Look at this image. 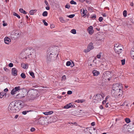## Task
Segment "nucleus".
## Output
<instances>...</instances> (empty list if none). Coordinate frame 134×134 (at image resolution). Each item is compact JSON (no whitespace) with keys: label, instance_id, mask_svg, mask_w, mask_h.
<instances>
[{"label":"nucleus","instance_id":"1","mask_svg":"<svg viewBox=\"0 0 134 134\" xmlns=\"http://www.w3.org/2000/svg\"><path fill=\"white\" fill-rule=\"evenodd\" d=\"M23 107L21 102L14 100L10 104L8 110L10 113H16L19 111Z\"/></svg>","mask_w":134,"mask_h":134},{"label":"nucleus","instance_id":"2","mask_svg":"<svg viewBox=\"0 0 134 134\" xmlns=\"http://www.w3.org/2000/svg\"><path fill=\"white\" fill-rule=\"evenodd\" d=\"M38 93V92L37 90H29L27 93L26 99L29 100H34L39 96Z\"/></svg>","mask_w":134,"mask_h":134},{"label":"nucleus","instance_id":"3","mask_svg":"<svg viewBox=\"0 0 134 134\" xmlns=\"http://www.w3.org/2000/svg\"><path fill=\"white\" fill-rule=\"evenodd\" d=\"M34 51V49L32 48L25 49L23 50L22 52L20 54L21 56H22L24 58L27 59V57L31 59L32 56L31 55H32L31 53V52Z\"/></svg>","mask_w":134,"mask_h":134},{"label":"nucleus","instance_id":"4","mask_svg":"<svg viewBox=\"0 0 134 134\" xmlns=\"http://www.w3.org/2000/svg\"><path fill=\"white\" fill-rule=\"evenodd\" d=\"M122 84L118 83H115L114 85L112 87V89L111 92L112 96H114L116 94V93L117 90L119 91L122 90Z\"/></svg>","mask_w":134,"mask_h":134},{"label":"nucleus","instance_id":"5","mask_svg":"<svg viewBox=\"0 0 134 134\" xmlns=\"http://www.w3.org/2000/svg\"><path fill=\"white\" fill-rule=\"evenodd\" d=\"M48 53H52V54H55L58 56L59 54L58 47L56 46H54L51 47L49 51H48Z\"/></svg>","mask_w":134,"mask_h":134},{"label":"nucleus","instance_id":"6","mask_svg":"<svg viewBox=\"0 0 134 134\" xmlns=\"http://www.w3.org/2000/svg\"><path fill=\"white\" fill-rule=\"evenodd\" d=\"M55 54H52V53H48L47 56V60L48 62L52 61L55 60L57 57Z\"/></svg>","mask_w":134,"mask_h":134},{"label":"nucleus","instance_id":"7","mask_svg":"<svg viewBox=\"0 0 134 134\" xmlns=\"http://www.w3.org/2000/svg\"><path fill=\"white\" fill-rule=\"evenodd\" d=\"M39 122L42 125H46L48 123V120L46 117H41L39 119Z\"/></svg>","mask_w":134,"mask_h":134},{"label":"nucleus","instance_id":"8","mask_svg":"<svg viewBox=\"0 0 134 134\" xmlns=\"http://www.w3.org/2000/svg\"><path fill=\"white\" fill-rule=\"evenodd\" d=\"M123 47L121 44H116L114 46V50L116 53L118 54L121 52L122 48Z\"/></svg>","mask_w":134,"mask_h":134},{"label":"nucleus","instance_id":"9","mask_svg":"<svg viewBox=\"0 0 134 134\" xmlns=\"http://www.w3.org/2000/svg\"><path fill=\"white\" fill-rule=\"evenodd\" d=\"M111 72L109 71H106L103 73V76H102L105 80L108 79V80H110V78L111 76Z\"/></svg>","mask_w":134,"mask_h":134},{"label":"nucleus","instance_id":"10","mask_svg":"<svg viewBox=\"0 0 134 134\" xmlns=\"http://www.w3.org/2000/svg\"><path fill=\"white\" fill-rule=\"evenodd\" d=\"M131 129L129 125L125 124L123 127L122 131L124 132L129 133L130 132Z\"/></svg>","mask_w":134,"mask_h":134},{"label":"nucleus","instance_id":"11","mask_svg":"<svg viewBox=\"0 0 134 134\" xmlns=\"http://www.w3.org/2000/svg\"><path fill=\"white\" fill-rule=\"evenodd\" d=\"M93 98L94 99L97 100L98 102H99L102 100L103 97L101 94H99L94 96Z\"/></svg>","mask_w":134,"mask_h":134},{"label":"nucleus","instance_id":"12","mask_svg":"<svg viewBox=\"0 0 134 134\" xmlns=\"http://www.w3.org/2000/svg\"><path fill=\"white\" fill-rule=\"evenodd\" d=\"M116 92V94L114 95V96H113L115 98H117L120 97L122 96L123 94L122 90H117Z\"/></svg>","mask_w":134,"mask_h":134},{"label":"nucleus","instance_id":"13","mask_svg":"<svg viewBox=\"0 0 134 134\" xmlns=\"http://www.w3.org/2000/svg\"><path fill=\"white\" fill-rule=\"evenodd\" d=\"M21 88L20 86L16 87H15L11 91V94L12 95L15 94L17 91H19L20 90Z\"/></svg>","mask_w":134,"mask_h":134},{"label":"nucleus","instance_id":"14","mask_svg":"<svg viewBox=\"0 0 134 134\" xmlns=\"http://www.w3.org/2000/svg\"><path fill=\"white\" fill-rule=\"evenodd\" d=\"M80 12L81 14H83L82 15V17L85 18L86 15L87 13V10L86 9H83L82 10L81 9L80 10Z\"/></svg>","mask_w":134,"mask_h":134},{"label":"nucleus","instance_id":"15","mask_svg":"<svg viewBox=\"0 0 134 134\" xmlns=\"http://www.w3.org/2000/svg\"><path fill=\"white\" fill-rule=\"evenodd\" d=\"M5 43L7 44H9L11 41V39L8 37H5L4 38Z\"/></svg>","mask_w":134,"mask_h":134},{"label":"nucleus","instance_id":"16","mask_svg":"<svg viewBox=\"0 0 134 134\" xmlns=\"http://www.w3.org/2000/svg\"><path fill=\"white\" fill-rule=\"evenodd\" d=\"M17 70L15 68H13L12 70V73L13 75L14 76H16L17 75Z\"/></svg>","mask_w":134,"mask_h":134},{"label":"nucleus","instance_id":"17","mask_svg":"<svg viewBox=\"0 0 134 134\" xmlns=\"http://www.w3.org/2000/svg\"><path fill=\"white\" fill-rule=\"evenodd\" d=\"M25 97V95L22 93L21 92L17 94L16 96V97L17 98H21Z\"/></svg>","mask_w":134,"mask_h":134},{"label":"nucleus","instance_id":"18","mask_svg":"<svg viewBox=\"0 0 134 134\" xmlns=\"http://www.w3.org/2000/svg\"><path fill=\"white\" fill-rule=\"evenodd\" d=\"M87 31L89 32V34H92L94 32V30L93 29V27L92 26H89L87 29Z\"/></svg>","mask_w":134,"mask_h":134},{"label":"nucleus","instance_id":"19","mask_svg":"<svg viewBox=\"0 0 134 134\" xmlns=\"http://www.w3.org/2000/svg\"><path fill=\"white\" fill-rule=\"evenodd\" d=\"M87 48L88 49L89 51H90L91 49H93L94 48V47L93 43H90L88 45Z\"/></svg>","mask_w":134,"mask_h":134},{"label":"nucleus","instance_id":"20","mask_svg":"<svg viewBox=\"0 0 134 134\" xmlns=\"http://www.w3.org/2000/svg\"><path fill=\"white\" fill-rule=\"evenodd\" d=\"M94 76H97L99 74V71L96 70H94L92 71Z\"/></svg>","mask_w":134,"mask_h":134},{"label":"nucleus","instance_id":"21","mask_svg":"<svg viewBox=\"0 0 134 134\" xmlns=\"http://www.w3.org/2000/svg\"><path fill=\"white\" fill-rule=\"evenodd\" d=\"M17 34H11V37L12 39H16L18 37L16 35Z\"/></svg>","mask_w":134,"mask_h":134},{"label":"nucleus","instance_id":"22","mask_svg":"<svg viewBox=\"0 0 134 134\" xmlns=\"http://www.w3.org/2000/svg\"><path fill=\"white\" fill-rule=\"evenodd\" d=\"M71 106H72L71 103H69L68 104H67L65 106L64 108L65 109H68L71 107Z\"/></svg>","mask_w":134,"mask_h":134},{"label":"nucleus","instance_id":"23","mask_svg":"<svg viewBox=\"0 0 134 134\" xmlns=\"http://www.w3.org/2000/svg\"><path fill=\"white\" fill-rule=\"evenodd\" d=\"M53 113V112L52 111H47L43 112V113L45 115H48L51 114Z\"/></svg>","mask_w":134,"mask_h":134},{"label":"nucleus","instance_id":"24","mask_svg":"<svg viewBox=\"0 0 134 134\" xmlns=\"http://www.w3.org/2000/svg\"><path fill=\"white\" fill-rule=\"evenodd\" d=\"M37 11L36 9L31 10L30 11L29 13L31 15H32L34 14V13H36Z\"/></svg>","mask_w":134,"mask_h":134},{"label":"nucleus","instance_id":"25","mask_svg":"<svg viewBox=\"0 0 134 134\" xmlns=\"http://www.w3.org/2000/svg\"><path fill=\"white\" fill-rule=\"evenodd\" d=\"M6 93H4V92H0V98H2L5 95L6 96Z\"/></svg>","mask_w":134,"mask_h":134},{"label":"nucleus","instance_id":"26","mask_svg":"<svg viewBox=\"0 0 134 134\" xmlns=\"http://www.w3.org/2000/svg\"><path fill=\"white\" fill-rule=\"evenodd\" d=\"M21 66L23 68L25 69H26L28 67V65L25 64L24 63H22L21 64Z\"/></svg>","mask_w":134,"mask_h":134},{"label":"nucleus","instance_id":"27","mask_svg":"<svg viewBox=\"0 0 134 134\" xmlns=\"http://www.w3.org/2000/svg\"><path fill=\"white\" fill-rule=\"evenodd\" d=\"M19 10L20 12L24 14H26L27 13V12H26L25 10H24L22 8L20 9H19Z\"/></svg>","mask_w":134,"mask_h":134},{"label":"nucleus","instance_id":"28","mask_svg":"<svg viewBox=\"0 0 134 134\" xmlns=\"http://www.w3.org/2000/svg\"><path fill=\"white\" fill-rule=\"evenodd\" d=\"M96 18V15L95 14H93L91 15L90 18L93 19H95Z\"/></svg>","mask_w":134,"mask_h":134},{"label":"nucleus","instance_id":"29","mask_svg":"<svg viewBox=\"0 0 134 134\" xmlns=\"http://www.w3.org/2000/svg\"><path fill=\"white\" fill-rule=\"evenodd\" d=\"M48 13L47 12L45 11L42 14V15L43 16H47L48 15Z\"/></svg>","mask_w":134,"mask_h":134},{"label":"nucleus","instance_id":"30","mask_svg":"<svg viewBox=\"0 0 134 134\" xmlns=\"http://www.w3.org/2000/svg\"><path fill=\"white\" fill-rule=\"evenodd\" d=\"M125 121L127 123H129L130 122V119L127 118H126L125 119Z\"/></svg>","mask_w":134,"mask_h":134},{"label":"nucleus","instance_id":"31","mask_svg":"<svg viewBox=\"0 0 134 134\" xmlns=\"http://www.w3.org/2000/svg\"><path fill=\"white\" fill-rule=\"evenodd\" d=\"M59 20L62 23H65V21L63 18L62 17H60L59 18Z\"/></svg>","mask_w":134,"mask_h":134},{"label":"nucleus","instance_id":"32","mask_svg":"<svg viewBox=\"0 0 134 134\" xmlns=\"http://www.w3.org/2000/svg\"><path fill=\"white\" fill-rule=\"evenodd\" d=\"M123 15L124 17H126L127 16V13L126 10H124L123 13Z\"/></svg>","mask_w":134,"mask_h":134},{"label":"nucleus","instance_id":"33","mask_svg":"<svg viewBox=\"0 0 134 134\" xmlns=\"http://www.w3.org/2000/svg\"><path fill=\"white\" fill-rule=\"evenodd\" d=\"M132 24V22H131L130 23H129L128 22L127 24V25L130 28H131L132 27L131 24Z\"/></svg>","mask_w":134,"mask_h":134},{"label":"nucleus","instance_id":"34","mask_svg":"<svg viewBox=\"0 0 134 134\" xmlns=\"http://www.w3.org/2000/svg\"><path fill=\"white\" fill-rule=\"evenodd\" d=\"M70 3L72 4L76 5L77 3L76 2L74 1V0H72L70 1Z\"/></svg>","mask_w":134,"mask_h":134},{"label":"nucleus","instance_id":"35","mask_svg":"<svg viewBox=\"0 0 134 134\" xmlns=\"http://www.w3.org/2000/svg\"><path fill=\"white\" fill-rule=\"evenodd\" d=\"M13 14L15 16L17 17L18 18L20 19V15L14 12L13 13Z\"/></svg>","mask_w":134,"mask_h":134},{"label":"nucleus","instance_id":"36","mask_svg":"<svg viewBox=\"0 0 134 134\" xmlns=\"http://www.w3.org/2000/svg\"><path fill=\"white\" fill-rule=\"evenodd\" d=\"M21 76L23 79H25L26 77L24 73H22L21 74Z\"/></svg>","mask_w":134,"mask_h":134},{"label":"nucleus","instance_id":"37","mask_svg":"<svg viewBox=\"0 0 134 134\" xmlns=\"http://www.w3.org/2000/svg\"><path fill=\"white\" fill-rule=\"evenodd\" d=\"M70 32L72 34H76V30L75 29L71 30Z\"/></svg>","mask_w":134,"mask_h":134},{"label":"nucleus","instance_id":"38","mask_svg":"<svg viewBox=\"0 0 134 134\" xmlns=\"http://www.w3.org/2000/svg\"><path fill=\"white\" fill-rule=\"evenodd\" d=\"M75 15L74 14H71L69 15H67V16L70 18H72L75 16Z\"/></svg>","mask_w":134,"mask_h":134},{"label":"nucleus","instance_id":"39","mask_svg":"<svg viewBox=\"0 0 134 134\" xmlns=\"http://www.w3.org/2000/svg\"><path fill=\"white\" fill-rule=\"evenodd\" d=\"M121 64L122 65H124L125 64V59H123L122 60H121Z\"/></svg>","mask_w":134,"mask_h":134},{"label":"nucleus","instance_id":"40","mask_svg":"<svg viewBox=\"0 0 134 134\" xmlns=\"http://www.w3.org/2000/svg\"><path fill=\"white\" fill-rule=\"evenodd\" d=\"M3 25L4 26H6L7 25V23H5V21L3 20Z\"/></svg>","mask_w":134,"mask_h":134},{"label":"nucleus","instance_id":"41","mask_svg":"<svg viewBox=\"0 0 134 134\" xmlns=\"http://www.w3.org/2000/svg\"><path fill=\"white\" fill-rule=\"evenodd\" d=\"M71 64V63L70 61H68L66 63V65L67 66H70Z\"/></svg>","mask_w":134,"mask_h":134},{"label":"nucleus","instance_id":"42","mask_svg":"<svg viewBox=\"0 0 134 134\" xmlns=\"http://www.w3.org/2000/svg\"><path fill=\"white\" fill-rule=\"evenodd\" d=\"M43 22L44 23V25L46 26H47L48 25V23L46 22L45 20H43Z\"/></svg>","mask_w":134,"mask_h":134},{"label":"nucleus","instance_id":"43","mask_svg":"<svg viewBox=\"0 0 134 134\" xmlns=\"http://www.w3.org/2000/svg\"><path fill=\"white\" fill-rule=\"evenodd\" d=\"M101 36L99 34L97 36V39L98 40H101V38H99V37Z\"/></svg>","mask_w":134,"mask_h":134},{"label":"nucleus","instance_id":"44","mask_svg":"<svg viewBox=\"0 0 134 134\" xmlns=\"http://www.w3.org/2000/svg\"><path fill=\"white\" fill-rule=\"evenodd\" d=\"M30 75L32 77H33L34 76V74L33 72H30Z\"/></svg>","mask_w":134,"mask_h":134},{"label":"nucleus","instance_id":"45","mask_svg":"<svg viewBox=\"0 0 134 134\" xmlns=\"http://www.w3.org/2000/svg\"><path fill=\"white\" fill-rule=\"evenodd\" d=\"M65 8H67L68 9H69L70 8V5H68V4H66V5H65Z\"/></svg>","mask_w":134,"mask_h":134},{"label":"nucleus","instance_id":"46","mask_svg":"<svg viewBox=\"0 0 134 134\" xmlns=\"http://www.w3.org/2000/svg\"><path fill=\"white\" fill-rule=\"evenodd\" d=\"M103 19V18L102 17H99L98 20L100 22H101L102 21Z\"/></svg>","mask_w":134,"mask_h":134},{"label":"nucleus","instance_id":"47","mask_svg":"<svg viewBox=\"0 0 134 134\" xmlns=\"http://www.w3.org/2000/svg\"><path fill=\"white\" fill-rule=\"evenodd\" d=\"M66 79V77L65 76H62V81L65 80Z\"/></svg>","mask_w":134,"mask_h":134},{"label":"nucleus","instance_id":"48","mask_svg":"<svg viewBox=\"0 0 134 134\" xmlns=\"http://www.w3.org/2000/svg\"><path fill=\"white\" fill-rule=\"evenodd\" d=\"M101 53H100L98 54L97 56V58H100L101 57Z\"/></svg>","mask_w":134,"mask_h":134},{"label":"nucleus","instance_id":"49","mask_svg":"<svg viewBox=\"0 0 134 134\" xmlns=\"http://www.w3.org/2000/svg\"><path fill=\"white\" fill-rule=\"evenodd\" d=\"M44 2L46 5H47V6H49V5L47 1L45 0L44 1Z\"/></svg>","mask_w":134,"mask_h":134},{"label":"nucleus","instance_id":"50","mask_svg":"<svg viewBox=\"0 0 134 134\" xmlns=\"http://www.w3.org/2000/svg\"><path fill=\"white\" fill-rule=\"evenodd\" d=\"M90 51H89L88 50V49L87 48V49H85L84 50V52L87 53L88 52H89Z\"/></svg>","mask_w":134,"mask_h":134},{"label":"nucleus","instance_id":"51","mask_svg":"<svg viewBox=\"0 0 134 134\" xmlns=\"http://www.w3.org/2000/svg\"><path fill=\"white\" fill-rule=\"evenodd\" d=\"M8 66L10 67H12L13 66V63H11L9 64Z\"/></svg>","mask_w":134,"mask_h":134},{"label":"nucleus","instance_id":"52","mask_svg":"<svg viewBox=\"0 0 134 134\" xmlns=\"http://www.w3.org/2000/svg\"><path fill=\"white\" fill-rule=\"evenodd\" d=\"M91 1V0H85L84 1H85L87 3H90Z\"/></svg>","mask_w":134,"mask_h":134},{"label":"nucleus","instance_id":"53","mask_svg":"<svg viewBox=\"0 0 134 134\" xmlns=\"http://www.w3.org/2000/svg\"><path fill=\"white\" fill-rule=\"evenodd\" d=\"M72 91H68L67 93L68 94H72Z\"/></svg>","mask_w":134,"mask_h":134},{"label":"nucleus","instance_id":"54","mask_svg":"<svg viewBox=\"0 0 134 134\" xmlns=\"http://www.w3.org/2000/svg\"><path fill=\"white\" fill-rule=\"evenodd\" d=\"M35 129L34 127H32L30 129V131L31 132H33L35 131Z\"/></svg>","mask_w":134,"mask_h":134},{"label":"nucleus","instance_id":"55","mask_svg":"<svg viewBox=\"0 0 134 134\" xmlns=\"http://www.w3.org/2000/svg\"><path fill=\"white\" fill-rule=\"evenodd\" d=\"M74 65V63L73 62H72V63H71V64L70 65V66L71 67H73Z\"/></svg>","mask_w":134,"mask_h":134},{"label":"nucleus","instance_id":"56","mask_svg":"<svg viewBox=\"0 0 134 134\" xmlns=\"http://www.w3.org/2000/svg\"><path fill=\"white\" fill-rule=\"evenodd\" d=\"M55 27V26L53 24H52L50 26V27L51 29H52L53 28H54Z\"/></svg>","mask_w":134,"mask_h":134},{"label":"nucleus","instance_id":"57","mask_svg":"<svg viewBox=\"0 0 134 134\" xmlns=\"http://www.w3.org/2000/svg\"><path fill=\"white\" fill-rule=\"evenodd\" d=\"M77 102L78 103H82L83 102V101L82 100H77Z\"/></svg>","mask_w":134,"mask_h":134},{"label":"nucleus","instance_id":"58","mask_svg":"<svg viewBox=\"0 0 134 134\" xmlns=\"http://www.w3.org/2000/svg\"><path fill=\"white\" fill-rule=\"evenodd\" d=\"M27 112L26 111H24L22 112V113L24 115H25L26 114Z\"/></svg>","mask_w":134,"mask_h":134},{"label":"nucleus","instance_id":"59","mask_svg":"<svg viewBox=\"0 0 134 134\" xmlns=\"http://www.w3.org/2000/svg\"><path fill=\"white\" fill-rule=\"evenodd\" d=\"M132 128L134 130V121L132 122Z\"/></svg>","mask_w":134,"mask_h":134},{"label":"nucleus","instance_id":"60","mask_svg":"<svg viewBox=\"0 0 134 134\" xmlns=\"http://www.w3.org/2000/svg\"><path fill=\"white\" fill-rule=\"evenodd\" d=\"M45 8L47 10H49L50 8L49 6H47V7H46Z\"/></svg>","mask_w":134,"mask_h":134},{"label":"nucleus","instance_id":"61","mask_svg":"<svg viewBox=\"0 0 134 134\" xmlns=\"http://www.w3.org/2000/svg\"><path fill=\"white\" fill-rule=\"evenodd\" d=\"M91 124L92 126H94L95 125V122H93L91 123Z\"/></svg>","mask_w":134,"mask_h":134},{"label":"nucleus","instance_id":"62","mask_svg":"<svg viewBox=\"0 0 134 134\" xmlns=\"http://www.w3.org/2000/svg\"><path fill=\"white\" fill-rule=\"evenodd\" d=\"M19 116L18 115H16L14 117V118L15 119H17Z\"/></svg>","mask_w":134,"mask_h":134},{"label":"nucleus","instance_id":"63","mask_svg":"<svg viewBox=\"0 0 134 134\" xmlns=\"http://www.w3.org/2000/svg\"><path fill=\"white\" fill-rule=\"evenodd\" d=\"M130 5L132 6V7L133 6V3L132 2L130 3Z\"/></svg>","mask_w":134,"mask_h":134},{"label":"nucleus","instance_id":"64","mask_svg":"<svg viewBox=\"0 0 134 134\" xmlns=\"http://www.w3.org/2000/svg\"><path fill=\"white\" fill-rule=\"evenodd\" d=\"M102 15L103 17H106L107 16V15L105 13H103L102 14Z\"/></svg>","mask_w":134,"mask_h":134}]
</instances>
